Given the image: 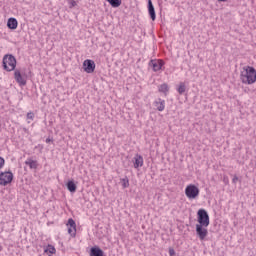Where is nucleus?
Returning <instances> with one entry per match:
<instances>
[{"label": "nucleus", "instance_id": "nucleus-1", "mask_svg": "<svg viewBox=\"0 0 256 256\" xmlns=\"http://www.w3.org/2000/svg\"><path fill=\"white\" fill-rule=\"evenodd\" d=\"M240 79L245 85H253L256 81V70L252 66L244 67Z\"/></svg>", "mask_w": 256, "mask_h": 256}, {"label": "nucleus", "instance_id": "nucleus-2", "mask_svg": "<svg viewBox=\"0 0 256 256\" xmlns=\"http://www.w3.org/2000/svg\"><path fill=\"white\" fill-rule=\"evenodd\" d=\"M2 66L5 71H15V67H17V59L11 54H6L3 57Z\"/></svg>", "mask_w": 256, "mask_h": 256}, {"label": "nucleus", "instance_id": "nucleus-3", "mask_svg": "<svg viewBox=\"0 0 256 256\" xmlns=\"http://www.w3.org/2000/svg\"><path fill=\"white\" fill-rule=\"evenodd\" d=\"M198 215V225H203L204 227H209V214L207 210L200 209L197 212Z\"/></svg>", "mask_w": 256, "mask_h": 256}, {"label": "nucleus", "instance_id": "nucleus-4", "mask_svg": "<svg viewBox=\"0 0 256 256\" xmlns=\"http://www.w3.org/2000/svg\"><path fill=\"white\" fill-rule=\"evenodd\" d=\"M185 195L188 199H196V197H199V188L194 184H190L185 189Z\"/></svg>", "mask_w": 256, "mask_h": 256}, {"label": "nucleus", "instance_id": "nucleus-5", "mask_svg": "<svg viewBox=\"0 0 256 256\" xmlns=\"http://www.w3.org/2000/svg\"><path fill=\"white\" fill-rule=\"evenodd\" d=\"M13 181V172L6 171L0 173V185L3 187H6V185H9V183H12Z\"/></svg>", "mask_w": 256, "mask_h": 256}, {"label": "nucleus", "instance_id": "nucleus-6", "mask_svg": "<svg viewBox=\"0 0 256 256\" xmlns=\"http://www.w3.org/2000/svg\"><path fill=\"white\" fill-rule=\"evenodd\" d=\"M14 79L20 87H25V85H27V74H22L19 70H15Z\"/></svg>", "mask_w": 256, "mask_h": 256}, {"label": "nucleus", "instance_id": "nucleus-7", "mask_svg": "<svg viewBox=\"0 0 256 256\" xmlns=\"http://www.w3.org/2000/svg\"><path fill=\"white\" fill-rule=\"evenodd\" d=\"M196 234L198 235L200 241H203L209 234V231H207V228H205L204 225L196 224Z\"/></svg>", "mask_w": 256, "mask_h": 256}, {"label": "nucleus", "instance_id": "nucleus-8", "mask_svg": "<svg viewBox=\"0 0 256 256\" xmlns=\"http://www.w3.org/2000/svg\"><path fill=\"white\" fill-rule=\"evenodd\" d=\"M83 70L85 73H94L95 72V61L87 59L83 62Z\"/></svg>", "mask_w": 256, "mask_h": 256}, {"label": "nucleus", "instance_id": "nucleus-9", "mask_svg": "<svg viewBox=\"0 0 256 256\" xmlns=\"http://www.w3.org/2000/svg\"><path fill=\"white\" fill-rule=\"evenodd\" d=\"M163 61L162 60H151L149 62V67H152L153 71L157 72V71H161V69L163 68Z\"/></svg>", "mask_w": 256, "mask_h": 256}, {"label": "nucleus", "instance_id": "nucleus-10", "mask_svg": "<svg viewBox=\"0 0 256 256\" xmlns=\"http://www.w3.org/2000/svg\"><path fill=\"white\" fill-rule=\"evenodd\" d=\"M148 13L152 21L157 19V15L155 14V6H153V1L148 0Z\"/></svg>", "mask_w": 256, "mask_h": 256}, {"label": "nucleus", "instance_id": "nucleus-11", "mask_svg": "<svg viewBox=\"0 0 256 256\" xmlns=\"http://www.w3.org/2000/svg\"><path fill=\"white\" fill-rule=\"evenodd\" d=\"M105 252L98 246H94L90 249V256H104Z\"/></svg>", "mask_w": 256, "mask_h": 256}, {"label": "nucleus", "instance_id": "nucleus-12", "mask_svg": "<svg viewBox=\"0 0 256 256\" xmlns=\"http://www.w3.org/2000/svg\"><path fill=\"white\" fill-rule=\"evenodd\" d=\"M143 167V156L136 154L134 157V169H139Z\"/></svg>", "mask_w": 256, "mask_h": 256}, {"label": "nucleus", "instance_id": "nucleus-13", "mask_svg": "<svg viewBox=\"0 0 256 256\" xmlns=\"http://www.w3.org/2000/svg\"><path fill=\"white\" fill-rule=\"evenodd\" d=\"M154 106L156 107L157 111H165V100L158 98L154 102Z\"/></svg>", "mask_w": 256, "mask_h": 256}, {"label": "nucleus", "instance_id": "nucleus-14", "mask_svg": "<svg viewBox=\"0 0 256 256\" xmlns=\"http://www.w3.org/2000/svg\"><path fill=\"white\" fill-rule=\"evenodd\" d=\"M25 165H27L30 169H37L39 167V163L37 160H33V158H27Z\"/></svg>", "mask_w": 256, "mask_h": 256}, {"label": "nucleus", "instance_id": "nucleus-15", "mask_svg": "<svg viewBox=\"0 0 256 256\" xmlns=\"http://www.w3.org/2000/svg\"><path fill=\"white\" fill-rule=\"evenodd\" d=\"M17 25H19V23L17 22L16 18L8 19V22H7L8 29H17Z\"/></svg>", "mask_w": 256, "mask_h": 256}, {"label": "nucleus", "instance_id": "nucleus-16", "mask_svg": "<svg viewBox=\"0 0 256 256\" xmlns=\"http://www.w3.org/2000/svg\"><path fill=\"white\" fill-rule=\"evenodd\" d=\"M66 187L70 193H75L77 191V184L73 180L67 182Z\"/></svg>", "mask_w": 256, "mask_h": 256}, {"label": "nucleus", "instance_id": "nucleus-17", "mask_svg": "<svg viewBox=\"0 0 256 256\" xmlns=\"http://www.w3.org/2000/svg\"><path fill=\"white\" fill-rule=\"evenodd\" d=\"M44 253H47V255H49V256L55 255V253H56L55 246H53V245H48V246L44 249Z\"/></svg>", "mask_w": 256, "mask_h": 256}, {"label": "nucleus", "instance_id": "nucleus-18", "mask_svg": "<svg viewBox=\"0 0 256 256\" xmlns=\"http://www.w3.org/2000/svg\"><path fill=\"white\" fill-rule=\"evenodd\" d=\"M158 91L160 93H164V95H167L169 93V85L167 83H164L158 87Z\"/></svg>", "mask_w": 256, "mask_h": 256}, {"label": "nucleus", "instance_id": "nucleus-19", "mask_svg": "<svg viewBox=\"0 0 256 256\" xmlns=\"http://www.w3.org/2000/svg\"><path fill=\"white\" fill-rule=\"evenodd\" d=\"M67 225H68L70 228H73L74 233H77V224L75 223V220H73V218H69V219H68Z\"/></svg>", "mask_w": 256, "mask_h": 256}, {"label": "nucleus", "instance_id": "nucleus-20", "mask_svg": "<svg viewBox=\"0 0 256 256\" xmlns=\"http://www.w3.org/2000/svg\"><path fill=\"white\" fill-rule=\"evenodd\" d=\"M111 7L117 8L121 6V0H106Z\"/></svg>", "mask_w": 256, "mask_h": 256}, {"label": "nucleus", "instance_id": "nucleus-21", "mask_svg": "<svg viewBox=\"0 0 256 256\" xmlns=\"http://www.w3.org/2000/svg\"><path fill=\"white\" fill-rule=\"evenodd\" d=\"M187 87L185 86V83L181 82L179 84V87L177 88V91L179 93V95H183V93H185Z\"/></svg>", "mask_w": 256, "mask_h": 256}, {"label": "nucleus", "instance_id": "nucleus-22", "mask_svg": "<svg viewBox=\"0 0 256 256\" xmlns=\"http://www.w3.org/2000/svg\"><path fill=\"white\" fill-rule=\"evenodd\" d=\"M121 181H122V187L124 189H127V187H129V178H123L121 179Z\"/></svg>", "mask_w": 256, "mask_h": 256}, {"label": "nucleus", "instance_id": "nucleus-23", "mask_svg": "<svg viewBox=\"0 0 256 256\" xmlns=\"http://www.w3.org/2000/svg\"><path fill=\"white\" fill-rule=\"evenodd\" d=\"M5 167V158L0 156V169H3Z\"/></svg>", "mask_w": 256, "mask_h": 256}, {"label": "nucleus", "instance_id": "nucleus-24", "mask_svg": "<svg viewBox=\"0 0 256 256\" xmlns=\"http://www.w3.org/2000/svg\"><path fill=\"white\" fill-rule=\"evenodd\" d=\"M68 233H69V235H71L72 237H75V230H73V228H68Z\"/></svg>", "mask_w": 256, "mask_h": 256}, {"label": "nucleus", "instance_id": "nucleus-25", "mask_svg": "<svg viewBox=\"0 0 256 256\" xmlns=\"http://www.w3.org/2000/svg\"><path fill=\"white\" fill-rule=\"evenodd\" d=\"M34 117H35V114H33V112H29V113L27 114V119L33 120Z\"/></svg>", "mask_w": 256, "mask_h": 256}, {"label": "nucleus", "instance_id": "nucleus-26", "mask_svg": "<svg viewBox=\"0 0 256 256\" xmlns=\"http://www.w3.org/2000/svg\"><path fill=\"white\" fill-rule=\"evenodd\" d=\"M169 255L174 256L175 255V250L173 248L169 249Z\"/></svg>", "mask_w": 256, "mask_h": 256}, {"label": "nucleus", "instance_id": "nucleus-27", "mask_svg": "<svg viewBox=\"0 0 256 256\" xmlns=\"http://www.w3.org/2000/svg\"><path fill=\"white\" fill-rule=\"evenodd\" d=\"M239 181V178L237 176H235L233 179H232V183H237Z\"/></svg>", "mask_w": 256, "mask_h": 256}, {"label": "nucleus", "instance_id": "nucleus-28", "mask_svg": "<svg viewBox=\"0 0 256 256\" xmlns=\"http://www.w3.org/2000/svg\"><path fill=\"white\" fill-rule=\"evenodd\" d=\"M75 5H77V2L72 1V2H71V6H72V7H75Z\"/></svg>", "mask_w": 256, "mask_h": 256}, {"label": "nucleus", "instance_id": "nucleus-29", "mask_svg": "<svg viewBox=\"0 0 256 256\" xmlns=\"http://www.w3.org/2000/svg\"><path fill=\"white\" fill-rule=\"evenodd\" d=\"M51 141H53L51 138L46 139V143H51Z\"/></svg>", "mask_w": 256, "mask_h": 256}, {"label": "nucleus", "instance_id": "nucleus-30", "mask_svg": "<svg viewBox=\"0 0 256 256\" xmlns=\"http://www.w3.org/2000/svg\"><path fill=\"white\" fill-rule=\"evenodd\" d=\"M219 1L220 3H227L228 0H217Z\"/></svg>", "mask_w": 256, "mask_h": 256}]
</instances>
